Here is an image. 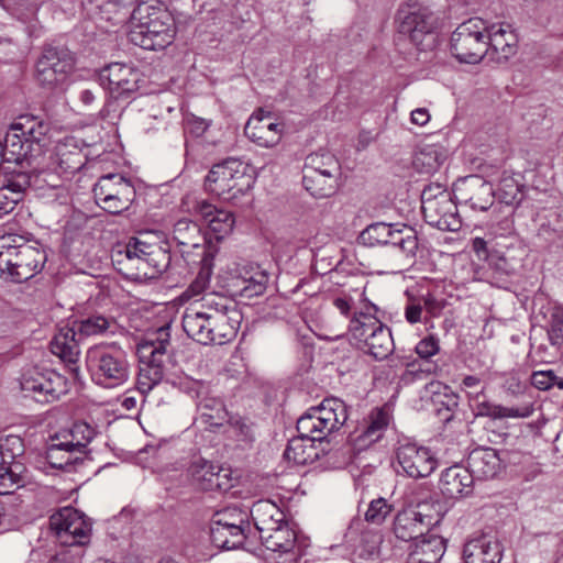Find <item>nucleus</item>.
<instances>
[{
	"label": "nucleus",
	"mask_w": 563,
	"mask_h": 563,
	"mask_svg": "<svg viewBox=\"0 0 563 563\" xmlns=\"http://www.w3.org/2000/svg\"><path fill=\"white\" fill-rule=\"evenodd\" d=\"M347 419V409L339 398H325L318 407L311 408L297 421L298 437L289 440L284 457L296 465L313 463L319 454L313 442H322Z\"/></svg>",
	"instance_id": "obj_1"
},
{
	"label": "nucleus",
	"mask_w": 563,
	"mask_h": 563,
	"mask_svg": "<svg viewBox=\"0 0 563 563\" xmlns=\"http://www.w3.org/2000/svg\"><path fill=\"white\" fill-rule=\"evenodd\" d=\"M174 15L162 3H140L131 13L129 40L148 51H161L172 45L177 35Z\"/></svg>",
	"instance_id": "obj_2"
},
{
	"label": "nucleus",
	"mask_w": 563,
	"mask_h": 563,
	"mask_svg": "<svg viewBox=\"0 0 563 563\" xmlns=\"http://www.w3.org/2000/svg\"><path fill=\"white\" fill-rule=\"evenodd\" d=\"M46 261V255L38 247L30 245L15 234L0 236V277L22 283L38 274Z\"/></svg>",
	"instance_id": "obj_3"
},
{
	"label": "nucleus",
	"mask_w": 563,
	"mask_h": 563,
	"mask_svg": "<svg viewBox=\"0 0 563 563\" xmlns=\"http://www.w3.org/2000/svg\"><path fill=\"white\" fill-rule=\"evenodd\" d=\"M48 130V124L37 117H19L5 134L7 162L22 164L38 157L46 145Z\"/></svg>",
	"instance_id": "obj_4"
},
{
	"label": "nucleus",
	"mask_w": 563,
	"mask_h": 563,
	"mask_svg": "<svg viewBox=\"0 0 563 563\" xmlns=\"http://www.w3.org/2000/svg\"><path fill=\"white\" fill-rule=\"evenodd\" d=\"M86 366L91 379L106 388L121 386L130 377L126 354L115 342L90 346L86 352Z\"/></svg>",
	"instance_id": "obj_5"
},
{
	"label": "nucleus",
	"mask_w": 563,
	"mask_h": 563,
	"mask_svg": "<svg viewBox=\"0 0 563 563\" xmlns=\"http://www.w3.org/2000/svg\"><path fill=\"white\" fill-rule=\"evenodd\" d=\"M254 181L244 163L229 158L213 165L206 177L205 187L208 192L232 202L246 195Z\"/></svg>",
	"instance_id": "obj_6"
},
{
	"label": "nucleus",
	"mask_w": 563,
	"mask_h": 563,
	"mask_svg": "<svg viewBox=\"0 0 563 563\" xmlns=\"http://www.w3.org/2000/svg\"><path fill=\"white\" fill-rule=\"evenodd\" d=\"M154 335V339H146L137 346L140 368L136 388L143 395L148 394L164 377L169 327H161Z\"/></svg>",
	"instance_id": "obj_7"
},
{
	"label": "nucleus",
	"mask_w": 563,
	"mask_h": 563,
	"mask_svg": "<svg viewBox=\"0 0 563 563\" xmlns=\"http://www.w3.org/2000/svg\"><path fill=\"white\" fill-rule=\"evenodd\" d=\"M202 298L212 344L231 342L240 329L242 313L229 298L217 292H207Z\"/></svg>",
	"instance_id": "obj_8"
},
{
	"label": "nucleus",
	"mask_w": 563,
	"mask_h": 563,
	"mask_svg": "<svg viewBox=\"0 0 563 563\" xmlns=\"http://www.w3.org/2000/svg\"><path fill=\"white\" fill-rule=\"evenodd\" d=\"M398 32L407 36L419 49L426 51L434 43L435 18L419 4H406L397 12Z\"/></svg>",
	"instance_id": "obj_9"
},
{
	"label": "nucleus",
	"mask_w": 563,
	"mask_h": 563,
	"mask_svg": "<svg viewBox=\"0 0 563 563\" xmlns=\"http://www.w3.org/2000/svg\"><path fill=\"white\" fill-rule=\"evenodd\" d=\"M486 24L474 18L460 24L451 35V52L461 63L476 64L487 53Z\"/></svg>",
	"instance_id": "obj_10"
},
{
	"label": "nucleus",
	"mask_w": 563,
	"mask_h": 563,
	"mask_svg": "<svg viewBox=\"0 0 563 563\" xmlns=\"http://www.w3.org/2000/svg\"><path fill=\"white\" fill-rule=\"evenodd\" d=\"M421 209L427 223L442 231H457L462 222L451 194L440 186L428 187L421 196Z\"/></svg>",
	"instance_id": "obj_11"
},
{
	"label": "nucleus",
	"mask_w": 563,
	"mask_h": 563,
	"mask_svg": "<svg viewBox=\"0 0 563 563\" xmlns=\"http://www.w3.org/2000/svg\"><path fill=\"white\" fill-rule=\"evenodd\" d=\"M49 528L57 541L66 547L89 543L92 532L90 519L73 507H63L49 517Z\"/></svg>",
	"instance_id": "obj_12"
},
{
	"label": "nucleus",
	"mask_w": 563,
	"mask_h": 563,
	"mask_svg": "<svg viewBox=\"0 0 563 563\" xmlns=\"http://www.w3.org/2000/svg\"><path fill=\"white\" fill-rule=\"evenodd\" d=\"M96 435L93 427L84 421L73 423L70 428L57 432L47 448V460L55 468H66L74 463L69 456L66 461H57L58 454L65 451L69 454L82 453L84 449Z\"/></svg>",
	"instance_id": "obj_13"
},
{
	"label": "nucleus",
	"mask_w": 563,
	"mask_h": 563,
	"mask_svg": "<svg viewBox=\"0 0 563 563\" xmlns=\"http://www.w3.org/2000/svg\"><path fill=\"white\" fill-rule=\"evenodd\" d=\"M130 180L120 174H108L99 178L93 187L96 203L104 211L118 214L128 210L135 198Z\"/></svg>",
	"instance_id": "obj_14"
},
{
	"label": "nucleus",
	"mask_w": 563,
	"mask_h": 563,
	"mask_svg": "<svg viewBox=\"0 0 563 563\" xmlns=\"http://www.w3.org/2000/svg\"><path fill=\"white\" fill-rule=\"evenodd\" d=\"M180 209L184 212L199 217L208 225L217 240L228 236L233 231L235 224L234 214L229 210L218 208L209 200L196 194H186L180 200Z\"/></svg>",
	"instance_id": "obj_15"
},
{
	"label": "nucleus",
	"mask_w": 563,
	"mask_h": 563,
	"mask_svg": "<svg viewBox=\"0 0 563 563\" xmlns=\"http://www.w3.org/2000/svg\"><path fill=\"white\" fill-rule=\"evenodd\" d=\"M148 234L133 238L125 246L128 261L135 262V267L144 275L154 276L163 273L170 263V254L158 243H151Z\"/></svg>",
	"instance_id": "obj_16"
},
{
	"label": "nucleus",
	"mask_w": 563,
	"mask_h": 563,
	"mask_svg": "<svg viewBox=\"0 0 563 563\" xmlns=\"http://www.w3.org/2000/svg\"><path fill=\"white\" fill-rule=\"evenodd\" d=\"M457 203L473 210L486 211L494 203V189L490 183L478 175L459 179L453 186Z\"/></svg>",
	"instance_id": "obj_17"
},
{
	"label": "nucleus",
	"mask_w": 563,
	"mask_h": 563,
	"mask_svg": "<svg viewBox=\"0 0 563 563\" xmlns=\"http://www.w3.org/2000/svg\"><path fill=\"white\" fill-rule=\"evenodd\" d=\"M398 465L411 478L428 477L438 466V460L429 448L416 443L401 444L396 452Z\"/></svg>",
	"instance_id": "obj_18"
},
{
	"label": "nucleus",
	"mask_w": 563,
	"mask_h": 563,
	"mask_svg": "<svg viewBox=\"0 0 563 563\" xmlns=\"http://www.w3.org/2000/svg\"><path fill=\"white\" fill-rule=\"evenodd\" d=\"M75 66L74 57L65 49H46L36 64V75L43 86H55L65 81Z\"/></svg>",
	"instance_id": "obj_19"
},
{
	"label": "nucleus",
	"mask_w": 563,
	"mask_h": 563,
	"mask_svg": "<svg viewBox=\"0 0 563 563\" xmlns=\"http://www.w3.org/2000/svg\"><path fill=\"white\" fill-rule=\"evenodd\" d=\"M188 474L192 483L201 490L225 492L233 486V478L228 470H223L202 456H194Z\"/></svg>",
	"instance_id": "obj_20"
},
{
	"label": "nucleus",
	"mask_w": 563,
	"mask_h": 563,
	"mask_svg": "<svg viewBox=\"0 0 563 563\" xmlns=\"http://www.w3.org/2000/svg\"><path fill=\"white\" fill-rule=\"evenodd\" d=\"M140 71L131 64L112 63L100 73L101 85L115 98H123L139 88Z\"/></svg>",
	"instance_id": "obj_21"
},
{
	"label": "nucleus",
	"mask_w": 563,
	"mask_h": 563,
	"mask_svg": "<svg viewBox=\"0 0 563 563\" xmlns=\"http://www.w3.org/2000/svg\"><path fill=\"white\" fill-rule=\"evenodd\" d=\"M244 133L250 141L261 147L276 146L284 133V125L273 121L271 112L258 110L247 120Z\"/></svg>",
	"instance_id": "obj_22"
},
{
	"label": "nucleus",
	"mask_w": 563,
	"mask_h": 563,
	"mask_svg": "<svg viewBox=\"0 0 563 563\" xmlns=\"http://www.w3.org/2000/svg\"><path fill=\"white\" fill-rule=\"evenodd\" d=\"M485 36L487 42L486 56L489 59L504 63L515 55L518 38L510 24L503 22L490 26L486 25Z\"/></svg>",
	"instance_id": "obj_23"
},
{
	"label": "nucleus",
	"mask_w": 563,
	"mask_h": 563,
	"mask_svg": "<svg viewBox=\"0 0 563 563\" xmlns=\"http://www.w3.org/2000/svg\"><path fill=\"white\" fill-rule=\"evenodd\" d=\"M474 475L467 467L453 465L444 470L439 481V489L445 498L457 499L472 494Z\"/></svg>",
	"instance_id": "obj_24"
},
{
	"label": "nucleus",
	"mask_w": 563,
	"mask_h": 563,
	"mask_svg": "<svg viewBox=\"0 0 563 563\" xmlns=\"http://www.w3.org/2000/svg\"><path fill=\"white\" fill-rule=\"evenodd\" d=\"M84 165V155L77 146L60 143L51 153L47 168L59 177L68 179Z\"/></svg>",
	"instance_id": "obj_25"
},
{
	"label": "nucleus",
	"mask_w": 563,
	"mask_h": 563,
	"mask_svg": "<svg viewBox=\"0 0 563 563\" xmlns=\"http://www.w3.org/2000/svg\"><path fill=\"white\" fill-rule=\"evenodd\" d=\"M463 559L465 563H499L501 560L500 543L487 534L473 538L464 545Z\"/></svg>",
	"instance_id": "obj_26"
},
{
	"label": "nucleus",
	"mask_w": 563,
	"mask_h": 563,
	"mask_svg": "<svg viewBox=\"0 0 563 563\" xmlns=\"http://www.w3.org/2000/svg\"><path fill=\"white\" fill-rule=\"evenodd\" d=\"M268 279V274L258 267L235 274L231 280L232 296L243 299L261 296L266 290Z\"/></svg>",
	"instance_id": "obj_27"
},
{
	"label": "nucleus",
	"mask_w": 563,
	"mask_h": 563,
	"mask_svg": "<svg viewBox=\"0 0 563 563\" xmlns=\"http://www.w3.org/2000/svg\"><path fill=\"white\" fill-rule=\"evenodd\" d=\"M470 473L475 479L494 478L501 470V459L493 448H479L473 450L467 459Z\"/></svg>",
	"instance_id": "obj_28"
},
{
	"label": "nucleus",
	"mask_w": 563,
	"mask_h": 563,
	"mask_svg": "<svg viewBox=\"0 0 563 563\" xmlns=\"http://www.w3.org/2000/svg\"><path fill=\"white\" fill-rule=\"evenodd\" d=\"M181 323L189 338L203 345L212 344L211 329H209L207 321L202 297L199 303H195L185 310Z\"/></svg>",
	"instance_id": "obj_29"
},
{
	"label": "nucleus",
	"mask_w": 563,
	"mask_h": 563,
	"mask_svg": "<svg viewBox=\"0 0 563 563\" xmlns=\"http://www.w3.org/2000/svg\"><path fill=\"white\" fill-rule=\"evenodd\" d=\"M445 552V542L434 533L422 534L411 545L408 563H439Z\"/></svg>",
	"instance_id": "obj_30"
},
{
	"label": "nucleus",
	"mask_w": 563,
	"mask_h": 563,
	"mask_svg": "<svg viewBox=\"0 0 563 563\" xmlns=\"http://www.w3.org/2000/svg\"><path fill=\"white\" fill-rule=\"evenodd\" d=\"M430 526L426 517L413 509H402L397 512L393 521V533L401 541H410L423 534Z\"/></svg>",
	"instance_id": "obj_31"
},
{
	"label": "nucleus",
	"mask_w": 563,
	"mask_h": 563,
	"mask_svg": "<svg viewBox=\"0 0 563 563\" xmlns=\"http://www.w3.org/2000/svg\"><path fill=\"white\" fill-rule=\"evenodd\" d=\"M250 514L260 536L287 521L283 509L269 499L254 503Z\"/></svg>",
	"instance_id": "obj_32"
},
{
	"label": "nucleus",
	"mask_w": 563,
	"mask_h": 563,
	"mask_svg": "<svg viewBox=\"0 0 563 563\" xmlns=\"http://www.w3.org/2000/svg\"><path fill=\"white\" fill-rule=\"evenodd\" d=\"M173 240L181 247V252H188L203 245L205 235L196 221L181 218L174 224Z\"/></svg>",
	"instance_id": "obj_33"
},
{
	"label": "nucleus",
	"mask_w": 563,
	"mask_h": 563,
	"mask_svg": "<svg viewBox=\"0 0 563 563\" xmlns=\"http://www.w3.org/2000/svg\"><path fill=\"white\" fill-rule=\"evenodd\" d=\"M76 336L78 333L74 327L62 328L51 341L52 353L65 362L75 364L80 354Z\"/></svg>",
	"instance_id": "obj_34"
},
{
	"label": "nucleus",
	"mask_w": 563,
	"mask_h": 563,
	"mask_svg": "<svg viewBox=\"0 0 563 563\" xmlns=\"http://www.w3.org/2000/svg\"><path fill=\"white\" fill-rule=\"evenodd\" d=\"M341 176L322 175L319 172L303 169L302 185L314 198H325L335 194Z\"/></svg>",
	"instance_id": "obj_35"
},
{
	"label": "nucleus",
	"mask_w": 563,
	"mask_h": 563,
	"mask_svg": "<svg viewBox=\"0 0 563 563\" xmlns=\"http://www.w3.org/2000/svg\"><path fill=\"white\" fill-rule=\"evenodd\" d=\"M260 538L264 547L274 552H289L296 543V532L287 521L275 527L274 530L263 533Z\"/></svg>",
	"instance_id": "obj_36"
},
{
	"label": "nucleus",
	"mask_w": 563,
	"mask_h": 563,
	"mask_svg": "<svg viewBox=\"0 0 563 563\" xmlns=\"http://www.w3.org/2000/svg\"><path fill=\"white\" fill-rule=\"evenodd\" d=\"M22 470V464L14 461V455L4 450L0 460V493L5 494L14 486L24 485Z\"/></svg>",
	"instance_id": "obj_37"
},
{
	"label": "nucleus",
	"mask_w": 563,
	"mask_h": 563,
	"mask_svg": "<svg viewBox=\"0 0 563 563\" xmlns=\"http://www.w3.org/2000/svg\"><path fill=\"white\" fill-rule=\"evenodd\" d=\"M198 410L200 412V422L209 429L224 426L229 418L224 405L218 398H202L198 402Z\"/></svg>",
	"instance_id": "obj_38"
},
{
	"label": "nucleus",
	"mask_w": 563,
	"mask_h": 563,
	"mask_svg": "<svg viewBox=\"0 0 563 563\" xmlns=\"http://www.w3.org/2000/svg\"><path fill=\"white\" fill-rule=\"evenodd\" d=\"M246 539V529L211 525L210 540L212 544L223 550H234L243 545Z\"/></svg>",
	"instance_id": "obj_39"
},
{
	"label": "nucleus",
	"mask_w": 563,
	"mask_h": 563,
	"mask_svg": "<svg viewBox=\"0 0 563 563\" xmlns=\"http://www.w3.org/2000/svg\"><path fill=\"white\" fill-rule=\"evenodd\" d=\"M445 158V152L441 146L428 144L416 153L413 166L419 173L432 174L440 168Z\"/></svg>",
	"instance_id": "obj_40"
},
{
	"label": "nucleus",
	"mask_w": 563,
	"mask_h": 563,
	"mask_svg": "<svg viewBox=\"0 0 563 563\" xmlns=\"http://www.w3.org/2000/svg\"><path fill=\"white\" fill-rule=\"evenodd\" d=\"M390 422V416L385 409H375L369 415L368 423L363 432L357 437L362 445H369L377 442L387 430Z\"/></svg>",
	"instance_id": "obj_41"
},
{
	"label": "nucleus",
	"mask_w": 563,
	"mask_h": 563,
	"mask_svg": "<svg viewBox=\"0 0 563 563\" xmlns=\"http://www.w3.org/2000/svg\"><path fill=\"white\" fill-rule=\"evenodd\" d=\"M114 325L113 318H107L102 314H92L74 323L79 339L104 335L108 332H113Z\"/></svg>",
	"instance_id": "obj_42"
},
{
	"label": "nucleus",
	"mask_w": 563,
	"mask_h": 563,
	"mask_svg": "<svg viewBox=\"0 0 563 563\" xmlns=\"http://www.w3.org/2000/svg\"><path fill=\"white\" fill-rule=\"evenodd\" d=\"M42 383L33 391V397L38 402H51L65 393V379L54 371H47L46 377H40Z\"/></svg>",
	"instance_id": "obj_43"
},
{
	"label": "nucleus",
	"mask_w": 563,
	"mask_h": 563,
	"mask_svg": "<svg viewBox=\"0 0 563 563\" xmlns=\"http://www.w3.org/2000/svg\"><path fill=\"white\" fill-rule=\"evenodd\" d=\"M363 345L366 347L368 354L378 361L387 358L395 347L391 332L385 324L378 328Z\"/></svg>",
	"instance_id": "obj_44"
},
{
	"label": "nucleus",
	"mask_w": 563,
	"mask_h": 563,
	"mask_svg": "<svg viewBox=\"0 0 563 563\" xmlns=\"http://www.w3.org/2000/svg\"><path fill=\"white\" fill-rule=\"evenodd\" d=\"M384 324L373 314L357 312L354 313L349 324L351 336L358 343H364L378 328Z\"/></svg>",
	"instance_id": "obj_45"
},
{
	"label": "nucleus",
	"mask_w": 563,
	"mask_h": 563,
	"mask_svg": "<svg viewBox=\"0 0 563 563\" xmlns=\"http://www.w3.org/2000/svg\"><path fill=\"white\" fill-rule=\"evenodd\" d=\"M303 169L319 172L322 175L341 176L339 159L329 152H316L307 156Z\"/></svg>",
	"instance_id": "obj_46"
},
{
	"label": "nucleus",
	"mask_w": 563,
	"mask_h": 563,
	"mask_svg": "<svg viewBox=\"0 0 563 563\" xmlns=\"http://www.w3.org/2000/svg\"><path fill=\"white\" fill-rule=\"evenodd\" d=\"M397 229L391 224L376 222L367 225L360 234V241L367 246L387 245L391 243V238Z\"/></svg>",
	"instance_id": "obj_47"
},
{
	"label": "nucleus",
	"mask_w": 563,
	"mask_h": 563,
	"mask_svg": "<svg viewBox=\"0 0 563 563\" xmlns=\"http://www.w3.org/2000/svg\"><path fill=\"white\" fill-rule=\"evenodd\" d=\"M521 175L512 174L507 170L503 173L499 180L498 191L500 198L506 203H512L520 199L521 196Z\"/></svg>",
	"instance_id": "obj_48"
},
{
	"label": "nucleus",
	"mask_w": 563,
	"mask_h": 563,
	"mask_svg": "<svg viewBox=\"0 0 563 563\" xmlns=\"http://www.w3.org/2000/svg\"><path fill=\"white\" fill-rule=\"evenodd\" d=\"M212 276V267L210 263L205 262L195 279L190 283V285L187 287V289L183 292L181 297L186 300L194 299L196 297H199L202 295V297L206 294L207 289L210 286Z\"/></svg>",
	"instance_id": "obj_49"
},
{
	"label": "nucleus",
	"mask_w": 563,
	"mask_h": 563,
	"mask_svg": "<svg viewBox=\"0 0 563 563\" xmlns=\"http://www.w3.org/2000/svg\"><path fill=\"white\" fill-rule=\"evenodd\" d=\"M249 514L235 508L229 507L214 515L211 525L224 526L230 529L244 528L247 529L250 523L247 521Z\"/></svg>",
	"instance_id": "obj_50"
},
{
	"label": "nucleus",
	"mask_w": 563,
	"mask_h": 563,
	"mask_svg": "<svg viewBox=\"0 0 563 563\" xmlns=\"http://www.w3.org/2000/svg\"><path fill=\"white\" fill-rule=\"evenodd\" d=\"M390 245L399 249L406 257H415L418 250V238L411 228L397 229Z\"/></svg>",
	"instance_id": "obj_51"
},
{
	"label": "nucleus",
	"mask_w": 563,
	"mask_h": 563,
	"mask_svg": "<svg viewBox=\"0 0 563 563\" xmlns=\"http://www.w3.org/2000/svg\"><path fill=\"white\" fill-rule=\"evenodd\" d=\"M547 332L552 345H561L563 342V307L554 306L548 310Z\"/></svg>",
	"instance_id": "obj_52"
},
{
	"label": "nucleus",
	"mask_w": 563,
	"mask_h": 563,
	"mask_svg": "<svg viewBox=\"0 0 563 563\" xmlns=\"http://www.w3.org/2000/svg\"><path fill=\"white\" fill-rule=\"evenodd\" d=\"M383 538L377 532H364L358 545L355 548V554L363 560H374L379 554V548Z\"/></svg>",
	"instance_id": "obj_53"
},
{
	"label": "nucleus",
	"mask_w": 563,
	"mask_h": 563,
	"mask_svg": "<svg viewBox=\"0 0 563 563\" xmlns=\"http://www.w3.org/2000/svg\"><path fill=\"white\" fill-rule=\"evenodd\" d=\"M393 511V505L385 498L373 499L365 512V520L372 525H382Z\"/></svg>",
	"instance_id": "obj_54"
},
{
	"label": "nucleus",
	"mask_w": 563,
	"mask_h": 563,
	"mask_svg": "<svg viewBox=\"0 0 563 563\" xmlns=\"http://www.w3.org/2000/svg\"><path fill=\"white\" fill-rule=\"evenodd\" d=\"M228 430L227 432L236 439L240 442H250L253 440V434L250 426L241 418H228L227 422Z\"/></svg>",
	"instance_id": "obj_55"
},
{
	"label": "nucleus",
	"mask_w": 563,
	"mask_h": 563,
	"mask_svg": "<svg viewBox=\"0 0 563 563\" xmlns=\"http://www.w3.org/2000/svg\"><path fill=\"white\" fill-rule=\"evenodd\" d=\"M48 369L41 368L38 366H33L26 369L21 377V388L26 393H32L36 390L37 385L42 383L40 377H46Z\"/></svg>",
	"instance_id": "obj_56"
},
{
	"label": "nucleus",
	"mask_w": 563,
	"mask_h": 563,
	"mask_svg": "<svg viewBox=\"0 0 563 563\" xmlns=\"http://www.w3.org/2000/svg\"><path fill=\"white\" fill-rule=\"evenodd\" d=\"M20 201L19 191L0 187V218L12 212Z\"/></svg>",
	"instance_id": "obj_57"
},
{
	"label": "nucleus",
	"mask_w": 563,
	"mask_h": 563,
	"mask_svg": "<svg viewBox=\"0 0 563 563\" xmlns=\"http://www.w3.org/2000/svg\"><path fill=\"white\" fill-rule=\"evenodd\" d=\"M555 373L552 369L534 372L531 376V384L540 389L548 390L554 387Z\"/></svg>",
	"instance_id": "obj_58"
},
{
	"label": "nucleus",
	"mask_w": 563,
	"mask_h": 563,
	"mask_svg": "<svg viewBox=\"0 0 563 563\" xmlns=\"http://www.w3.org/2000/svg\"><path fill=\"white\" fill-rule=\"evenodd\" d=\"M416 352L420 357L429 358L439 352V342L432 335L423 338L416 345Z\"/></svg>",
	"instance_id": "obj_59"
},
{
	"label": "nucleus",
	"mask_w": 563,
	"mask_h": 563,
	"mask_svg": "<svg viewBox=\"0 0 563 563\" xmlns=\"http://www.w3.org/2000/svg\"><path fill=\"white\" fill-rule=\"evenodd\" d=\"M533 407L523 405L520 407H506L500 405L498 419L505 418H528L532 415Z\"/></svg>",
	"instance_id": "obj_60"
},
{
	"label": "nucleus",
	"mask_w": 563,
	"mask_h": 563,
	"mask_svg": "<svg viewBox=\"0 0 563 563\" xmlns=\"http://www.w3.org/2000/svg\"><path fill=\"white\" fill-rule=\"evenodd\" d=\"M499 409H500V405H496L490 401L484 400V401L477 402L475 413H476V416L498 419Z\"/></svg>",
	"instance_id": "obj_61"
},
{
	"label": "nucleus",
	"mask_w": 563,
	"mask_h": 563,
	"mask_svg": "<svg viewBox=\"0 0 563 563\" xmlns=\"http://www.w3.org/2000/svg\"><path fill=\"white\" fill-rule=\"evenodd\" d=\"M426 310L432 316L437 317L443 310L445 303L443 300H439L435 297L428 295L423 299Z\"/></svg>",
	"instance_id": "obj_62"
},
{
	"label": "nucleus",
	"mask_w": 563,
	"mask_h": 563,
	"mask_svg": "<svg viewBox=\"0 0 563 563\" xmlns=\"http://www.w3.org/2000/svg\"><path fill=\"white\" fill-rule=\"evenodd\" d=\"M422 306L419 303L411 302L405 308V318L411 324L420 322Z\"/></svg>",
	"instance_id": "obj_63"
},
{
	"label": "nucleus",
	"mask_w": 563,
	"mask_h": 563,
	"mask_svg": "<svg viewBox=\"0 0 563 563\" xmlns=\"http://www.w3.org/2000/svg\"><path fill=\"white\" fill-rule=\"evenodd\" d=\"M506 390L512 395H518L523 391L526 385L516 376H509L504 384Z\"/></svg>",
	"instance_id": "obj_64"
}]
</instances>
